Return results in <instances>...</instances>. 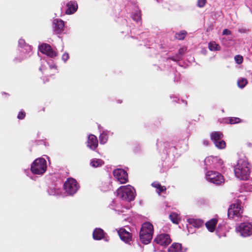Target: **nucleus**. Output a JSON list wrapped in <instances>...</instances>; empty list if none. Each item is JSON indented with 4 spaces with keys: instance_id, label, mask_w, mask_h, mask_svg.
Returning a JSON list of instances; mask_svg holds the SVG:
<instances>
[{
    "instance_id": "nucleus-1",
    "label": "nucleus",
    "mask_w": 252,
    "mask_h": 252,
    "mask_svg": "<svg viewBox=\"0 0 252 252\" xmlns=\"http://www.w3.org/2000/svg\"><path fill=\"white\" fill-rule=\"evenodd\" d=\"M249 165V163L245 160L242 159L239 160L234 169L236 177L240 180H249L251 173Z\"/></svg>"
},
{
    "instance_id": "nucleus-2",
    "label": "nucleus",
    "mask_w": 252,
    "mask_h": 252,
    "mask_svg": "<svg viewBox=\"0 0 252 252\" xmlns=\"http://www.w3.org/2000/svg\"><path fill=\"white\" fill-rule=\"evenodd\" d=\"M154 234V226L149 222L142 224L139 233L140 241L144 244L150 243Z\"/></svg>"
},
{
    "instance_id": "nucleus-3",
    "label": "nucleus",
    "mask_w": 252,
    "mask_h": 252,
    "mask_svg": "<svg viewBox=\"0 0 252 252\" xmlns=\"http://www.w3.org/2000/svg\"><path fill=\"white\" fill-rule=\"evenodd\" d=\"M117 196L122 200L131 201L135 198V191L130 186H121L116 191Z\"/></svg>"
},
{
    "instance_id": "nucleus-4",
    "label": "nucleus",
    "mask_w": 252,
    "mask_h": 252,
    "mask_svg": "<svg viewBox=\"0 0 252 252\" xmlns=\"http://www.w3.org/2000/svg\"><path fill=\"white\" fill-rule=\"evenodd\" d=\"M47 169V162L43 158H38L34 160L31 166V172L34 174H42Z\"/></svg>"
},
{
    "instance_id": "nucleus-5",
    "label": "nucleus",
    "mask_w": 252,
    "mask_h": 252,
    "mask_svg": "<svg viewBox=\"0 0 252 252\" xmlns=\"http://www.w3.org/2000/svg\"><path fill=\"white\" fill-rule=\"evenodd\" d=\"M206 176L207 181L217 185H220L224 182L223 176L218 172L209 171L207 172Z\"/></svg>"
},
{
    "instance_id": "nucleus-6",
    "label": "nucleus",
    "mask_w": 252,
    "mask_h": 252,
    "mask_svg": "<svg viewBox=\"0 0 252 252\" xmlns=\"http://www.w3.org/2000/svg\"><path fill=\"white\" fill-rule=\"evenodd\" d=\"M79 186L76 180L73 178H68L64 184V189L67 194L72 195L77 191Z\"/></svg>"
},
{
    "instance_id": "nucleus-7",
    "label": "nucleus",
    "mask_w": 252,
    "mask_h": 252,
    "mask_svg": "<svg viewBox=\"0 0 252 252\" xmlns=\"http://www.w3.org/2000/svg\"><path fill=\"white\" fill-rule=\"evenodd\" d=\"M242 213V210L240 204H231L227 212V216L229 219H234L235 218H240L241 214Z\"/></svg>"
},
{
    "instance_id": "nucleus-8",
    "label": "nucleus",
    "mask_w": 252,
    "mask_h": 252,
    "mask_svg": "<svg viewBox=\"0 0 252 252\" xmlns=\"http://www.w3.org/2000/svg\"><path fill=\"white\" fill-rule=\"evenodd\" d=\"M114 176L121 184H125L128 181L127 172L123 169L118 168L113 170Z\"/></svg>"
},
{
    "instance_id": "nucleus-9",
    "label": "nucleus",
    "mask_w": 252,
    "mask_h": 252,
    "mask_svg": "<svg viewBox=\"0 0 252 252\" xmlns=\"http://www.w3.org/2000/svg\"><path fill=\"white\" fill-rule=\"evenodd\" d=\"M236 230L242 236H249L252 234V225L248 222L242 223L236 227Z\"/></svg>"
},
{
    "instance_id": "nucleus-10",
    "label": "nucleus",
    "mask_w": 252,
    "mask_h": 252,
    "mask_svg": "<svg viewBox=\"0 0 252 252\" xmlns=\"http://www.w3.org/2000/svg\"><path fill=\"white\" fill-rule=\"evenodd\" d=\"M154 242L161 246L166 247L171 243V239L169 234L162 233L158 235Z\"/></svg>"
},
{
    "instance_id": "nucleus-11",
    "label": "nucleus",
    "mask_w": 252,
    "mask_h": 252,
    "mask_svg": "<svg viewBox=\"0 0 252 252\" xmlns=\"http://www.w3.org/2000/svg\"><path fill=\"white\" fill-rule=\"evenodd\" d=\"M40 51L51 58L57 56V52L53 50L51 46L47 43H42L39 47Z\"/></svg>"
},
{
    "instance_id": "nucleus-12",
    "label": "nucleus",
    "mask_w": 252,
    "mask_h": 252,
    "mask_svg": "<svg viewBox=\"0 0 252 252\" xmlns=\"http://www.w3.org/2000/svg\"><path fill=\"white\" fill-rule=\"evenodd\" d=\"M118 233L120 239L126 243H129L132 240V234L124 228H120Z\"/></svg>"
},
{
    "instance_id": "nucleus-13",
    "label": "nucleus",
    "mask_w": 252,
    "mask_h": 252,
    "mask_svg": "<svg viewBox=\"0 0 252 252\" xmlns=\"http://www.w3.org/2000/svg\"><path fill=\"white\" fill-rule=\"evenodd\" d=\"M54 32L57 34L61 33L63 30L64 22L61 19H56L53 21Z\"/></svg>"
},
{
    "instance_id": "nucleus-14",
    "label": "nucleus",
    "mask_w": 252,
    "mask_h": 252,
    "mask_svg": "<svg viewBox=\"0 0 252 252\" xmlns=\"http://www.w3.org/2000/svg\"><path fill=\"white\" fill-rule=\"evenodd\" d=\"M87 145L91 149L94 150L98 146L97 137L93 134H90L88 137Z\"/></svg>"
},
{
    "instance_id": "nucleus-15",
    "label": "nucleus",
    "mask_w": 252,
    "mask_h": 252,
    "mask_svg": "<svg viewBox=\"0 0 252 252\" xmlns=\"http://www.w3.org/2000/svg\"><path fill=\"white\" fill-rule=\"evenodd\" d=\"M67 9L65 14H72L76 12L78 9V5L75 1H70L66 4Z\"/></svg>"
},
{
    "instance_id": "nucleus-16",
    "label": "nucleus",
    "mask_w": 252,
    "mask_h": 252,
    "mask_svg": "<svg viewBox=\"0 0 252 252\" xmlns=\"http://www.w3.org/2000/svg\"><path fill=\"white\" fill-rule=\"evenodd\" d=\"M93 237L94 240H100L104 237V232L101 228H95L93 233Z\"/></svg>"
},
{
    "instance_id": "nucleus-17",
    "label": "nucleus",
    "mask_w": 252,
    "mask_h": 252,
    "mask_svg": "<svg viewBox=\"0 0 252 252\" xmlns=\"http://www.w3.org/2000/svg\"><path fill=\"white\" fill-rule=\"evenodd\" d=\"M218 222L217 219H212L207 221L205 223L206 226L208 230L211 232H214Z\"/></svg>"
},
{
    "instance_id": "nucleus-18",
    "label": "nucleus",
    "mask_w": 252,
    "mask_h": 252,
    "mask_svg": "<svg viewBox=\"0 0 252 252\" xmlns=\"http://www.w3.org/2000/svg\"><path fill=\"white\" fill-rule=\"evenodd\" d=\"M188 222L190 225H191L194 227L199 228L203 225V221L200 219H189Z\"/></svg>"
},
{
    "instance_id": "nucleus-19",
    "label": "nucleus",
    "mask_w": 252,
    "mask_h": 252,
    "mask_svg": "<svg viewBox=\"0 0 252 252\" xmlns=\"http://www.w3.org/2000/svg\"><path fill=\"white\" fill-rule=\"evenodd\" d=\"M223 136V134L220 131H214L211 134V139L214 143L220 140Z\"/></svg>"
},
{
    "instance_id": "nucleus-20",
    "label": "nucleus",
    "mask_w": 252,
    "mask_h": 252,
    "mask_svg": "<svg viewBox=\"0 0 252 252\" xmlns=\"http://www.w3.org/2000/svg\"><path fill=\"white\" fill-rule=\"evenodd\" d=\"M187 50L186 47H182L179 49L178 50V54L176 55L175 57H172L170 58V59L173 61H177L181 60L182 59L181 56H182Z\"/></svg>"
},
{
    "instance_id": "nucleus-21",
    "label": "nucleus",
    "mask_w": 252,
    "mask_h": 252,
    "mask_svg": "<svg viewBox=\"0 0 252 252\" xmlns=\"http://www.w3.org/2000/svg\"><path fill=\"white\" fill-rule=\"evenodd\" d=\"M181 244L178 243H174L168 248V252H181Z\"/></svg>"
},
{
    "instance_id": "nucleus-22",
    "label": "nucleus",
    "mask_w": 252,
    "mask_h": 252,
    "mask_svg": "<svg viewBox=\"0 0 252 252\" xmlns=\"http://www.w3.org/2000/svg\"><path fill=\"white\" fill-rule=\"evenodd\" d=\"M208 48L212 51H220L221 48L219 44L216 43L215 41H211L208 44Z\"/></svg>"
},
{
    "instance_id": "nucleus-23",
    "label": "nucleus",
    "mask_w": 252,
    "mask_h": 252,
    "mask_svg": "<svg viewBox=\"0 0 252 252\" xmlns=\"http://www.w3.org/2000/svg\"><path fill=\"white\" fill-rule=\"evenodd\" d=\"M152 186L158 190V193H160L166 190V188L165 186H161L158 182H154L152 184Z\"/></svg>"
},
{
    "instance_id": "nucleus-24",
    "label": "nucleus",
    "mask_w": 252,
    "mask_h": 252,
    "mask_svg": "<svg viewBox=\"0 0 252 252\" xmlns=\"http://www.w3.org/2000/svg\"><path fill=\"white\" fill-rule=\"evenodd\" d=\"M104 164V161L100 159H94L91 162V165L94 167L101 166Z\"/></svg>"
},
{
    "instance_id": "nucleus-25",
    "label": "nucleus",
    "mask_w": 252,
    "mask_h": 252,
    "mask_svg": "<svg viewBox=\"0 0 252 252\" xmlns=\"http://www.w3.org/2000/svg\"><path fill=\"white\" fill-rule=\"evenodd\" d=\"M187 34L186 31H182L176 33L175 34V38L177 40H183Z\"/></svg>"
},
{
    "instance_id": "nucleus-26",
    "label": "nucleus",
    "mask_w": 252,
    "mask_h": 252,
    "mask_svg": "<svg viewBox=\"0 0 252 252\" xmlns=\"http://www.w3.org/2000/svg\"><path fill=\"white\" fill-rule=\"evenodd\" d=\"M169 219L175 224H178L179 222V217L176 213H172L169 215Z\"/></svg>"
},
{
    "instance_id": "nucleus-27",
    "label": "nucleus",
    "mask_w": 252,
    "mask_h": 252,
    "mask_svg": "<svg viewBox=\"0 0 252 252\" xmlns=\"http://www.w3.org/2000/svg\"><path fill=\"white\" fill-rule=\"evenodd\" d=\"M215 146L219 149H223L226 147L225 142L222 139L214 143Z\"/></svg>"
},
{
    "instance_id": "nucleus-28",
    "label": "nucleus",
    "mask_w": 252,
    "mask_h": 252,
    "mask_svg": "<svg viewBox=\"0 0 252 252\" xmlns=\"http://www.w3.org/2000/svg\"><path fill=\"white\" fill-rule=\"evenodd\" d=\"M108 135L106 133H101L99 137V141L101 144H105L108 140Z\"/></svg>"
},
{
    "instance_id": "nucleus-29",
    "label": "nucleus",
    "mask_w": 252,
    "mask_h": 252,
    "mask_svg": "<svg viewBox=\"0 0 252 252\" xmlns=\"http://www.w3.org/2000/svg\"><path fill=\"white\" fill-rule=\"evenodd\" d=\"M247 84L248 80L246 78H242L237 81L238 86L241 88H244Z\"/></svg>"
},
{
    "instance_id": "nucleus-30",
    "label": "nucleus",
    "mask_w": 252,
    "mask_h": 252,
    "mask_svg": "<svg viewBox=\"0 0 252 252\" xmlns=\"http://www.w3.org/2000/svg\"><path fill=\"white\" fill-rule=\"evenodd\" d=\"M133 20L138 22L141 20V13L140 11H137L135 13L132 15V17Z\"/></svg>"
},
{
    "instance_id": "nucleus-31",
    "label": "nucleus",
    "mask_w": 252,
    "mask_h": 252,
    "mask_svg": "<svg viewBox=\"0 0 252 252\" xmlns=\"http://www.w3.org/2000/svg\"><path fill=\"white\" fill-rule=\"evenodd\" d=\"M241 122V119L239 118L231 117L229 119V123L230 124H235Z\"/></svg>"
},
{
    "instance_id": "nucleus-32",
    "label": "nucleus",
    "mask_w": 252,
    "mask_h": 252,
    "mask_svg": "<svg viewBox=\"0 0 252 252\" xmlns=\"http://www.w3.org/2000/svg\"><path fill=\"white\" fill-rule=\"evenodd\" d=\"M236 63L238 64H241L243 62V58L241 55H236L234 57Z\"/></svg>"
},
{
    "instance_id": "nucleus-33",
    "label": "nucleus",
    "mask_w": 252,
    "mask_h": 252,
    "mask_svg": "<svg viewBox=\"0 0 252 252\" xmlns=\"http://www.w3.org/2000/svg\"><path fill=\"white\" fill-rule=\"evenodd\" d=\"M207 2V0H198L197 5L200 8L203 7Z\"/></svg>"
},
{
    "instance_id": "nucleus-34",
    "label": "nucleus",
    "mask_w": 252,
    "mask_h": 252,
    "mask_svg": "<svg viewBox=\"0 0 252 252\" xmlns=\"http://www.w3.org/2000/svg\"><path fill=\"white\" fill-rule=\"evenodd\" d=\"M26 114V112L24 111L21 110L19 112L17 118L19 120H23L25 118Z\"/></svg>"
},
{
    "instance_id": "nucleus-35",
    "label": "nucleus",
    "mask_w": 252,
    "mask_h": 252,
    "mask_svg": "<svg viewBox=\"0 0 252 252\" xmlns=\"http://www.w3.org/2000/svg\"><path fill=\"white\" fill-rule=\"evenodd\" d=\"M69 58V55L67 53H64L62 56V60L65 62Z\"/></svg>"
},
{
    "instance_id": "nucleus-36",
    "label": "nucleus",
    "mask_w": 252,
    "mask_h": 252,
    "mask_svg": "<svg viewBox=\"0 0 252 252\" xmlns=\"http://www.w3.org/2000/svg\"><path fill=\"white\" fill-rule=\"evenodd\" d=\"M231 32L228 29H224L222 32V35H230Z\"/></svg>"
},
{
    "instance_id": "nucleus-37",
    "label": "nucleus",
    "mask_w": 252,
    "mask_h": 252,
    "mask_svg": "<svg viewBox=\"0 0 252 252\" xmlns=\"http://www.w3.org/2000/svg\"><path fill=\"white\" fill-rule=\"evenodd\" d=\"M19 44L21 47H22L23 45L25 43V41L23 39H20L18 41Z\"/></svg>"
},
{
    "instance_id": "nucleus-38",
    "label": "nucleus",
    "mask_w": 252,
    "mask_h": 252,
    "mask_svg": "<svg viewBox=\"0 0 252 252\" xmlns=\"http://www.w3.org/2000/svg\"><path fill=\"white\" fill-rule=\"evenodd\" d=\"M209 141L208 140H204L203 141V143L206 146H208V144H209Z\"/></svg>"
},
{
    "instance_id": "nucleus-39",
    "label": "nucleus",
    "mask_w": 252,
    "mask_h": 252,
    "mask_svg": "<svg viewBox=\"0 0 252 252\" xmlns=\"http://www.w3.org/2000/svg\"><path fill=\"white\" fill-rule=\"evenodd\" d=\"M122 100L120 101V100H119V103H122Z\"/></svg>"
}]
</instances>
